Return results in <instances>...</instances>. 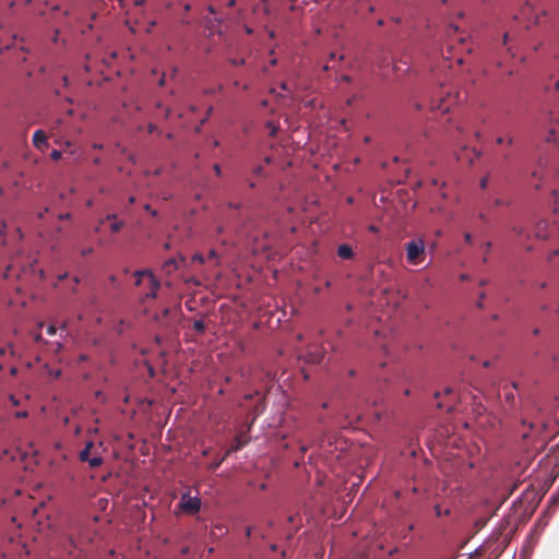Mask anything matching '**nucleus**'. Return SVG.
<instances>
[{"label": "nucleus", "mask_w": 559, "mask_h": 559, "mask_svg": "<svg viewBox=\"0 0 559 559\" xmlns=\"http://www.w3.org/2000/svg\"><path fill=\"white\" fill-rule=\"evenodd\" d=\"M466 99V95L462 94L460 92L452 93V91H444V86L441 83L440 92L437 95V99H432L431 102V109L432 110H439L442 114L448 112L450 108L462 100Z\"/></svg>", "instance_id": "f257e3e1"}, {"label": "nucleus", "mask_w": 559, "mask_h": 559, "mask_svg": "<svg viewBox=\"0 0 559 559\" xmlns=\"http://www.w3.org/2000/svg\"><path fill=\"white\" fill-rule=\"evenodd\" d=\"M406 260L411 265H418L426 257V246L421 238L413 239L405 243Z\"/></svg>", "instance_id": "f03ea898"}, {"label": "nucleus", "mask_w": 559, "mask_h": 559, "mask_svg": "<svg viewBox=\"0 0 559 559\" xmlns=\"http://www.w3.org/2000/svg\"><path fill=\"white\" fill-rule=\"evenodd\" d=\"M178 508L185 514L194 515L201 509V499L198 497H190L189 495H182Z\"/></svg>", "instance_id": "7ed1b4c3"}, {"label": "nucleus", "mask_w": 559, "mask_h": 559, "mask_svg": "<svg viewBox=\"0 0 559 559\" xmlns=\"http://www.w3.org/2000/svg\"><path fill=\"white\" fill-rule=\"evenodd\" d=\"M480 153L476 148L463 146L456 152V159L463 164L471 166L478 157Z\"/></svg>", "instance_id": "20e7f679"}, {"label": "nucleus", "mask_w": 559, "mask_h": 559, "mask_svg": "<svg viewBox=\"0 0 559 559\" xmlns=\"http://www.w3.org/2000/svg\"><path fill=\"white\" fill-rule=\"evenodd\" d=\"M249 439L243 435H238L235 437L233 444L225 451V456H229L231 453L241 450L247 443Z\"/></svg>", "instance_id": "39448f33"}, {"label": "nucleus", "mask_w": 559, "mask_h": 559, "mask_svg": "<svg viewBox=\"0 0 559 559\" xmlns=\"http://www.w3.org/2000/svg\"><path fill=\"white\" fill-rule=\"evenodd\" d=\"M33 144L36 148L44 151L48 146L47 135L43 130H36L33 134Z\"/></svg>", "instance_id": "423d86ee"}, {"label": "nucleus", "mask_w": 559, "mask_h": 559, "mask_svg": "<svg viewBox=\"0 0 559 559\" xmlns=\"http://www.w3.org/2000/svg\"><path fill=\"white\" fill-rule=\"evenodd\" d=\"M159 286L160 284L154 274H150V282H147L148 290L145 293V296L147 298H156Z\"/></svg>", "instance_id": "0eeeda50"}, {"label": "nucleus", "mask_w": 559, "mask_h": 559, "mask_svg": "<svg viewBox=\"0 0 559 559\" xmlns=\"http://www.w3.org/2000/svg\"><path fill=\"white\" fill-rule=\"evenodd\" d=\"M305 359L308 364H319L323 359V352L319 347H314L307 353Z\"/></svg>", "instance_id": "6e6552de"}, {"label": "nucleus", "mask_w": 559, "mask_h": 559, "mask_svg": "<svg viewBox=\"0 0 559 559\" xmlns=\"http://www.w3.org/2000/svg\"><path fill=\"white\" fill-rule=\"evenodd\" d=\"M337 257L343 260H350L354 258V250L348 243H342L336 249Z\"/></svg>", "instance_id": "1a4fd4ad"}, {"label": "nucleus", "mask_w": 559, "mask_h": 559, "mask_svg": "<svg viewBox=\"0 0 559 559\" xmlns=\"http://www.w3.org/2000/svg\"><path fill=\"white\" fill-rule=\"evenodd\" d=\"M185 259L180 257V259L177 258H170L166 260L163 263V271L167 274L173 273L174 271L178 270L180 262H182Z\"/></svg>", "instance_id": "9d476101"}, {"label": "nucleus", "mask_w": 559, "mask_h": 559, "mask_svg": "<svg viewBox=\"0 0 559 559\" xmlns=\"http://www.w3.org/2000/svg\"><path fill=\"white\" fill-rule=\"evenodd\" d=\"M508 204H509L508 201L500 199V198H496L492 201H490V200L485 201L484 209H485V211L490 212L499 206L508 205Z\"/></svg>", "instance_id": "9b49d317"}, {"label": "nucleus", "mask_w": 559, "mask_h": 559, "mask_svg": "<svg viewBox=\"0 0 559 559\" xmlns=\"http://www.w3.org/2000/svg\"><path fill=\"white\" fill-rule=\"evenodd\" d=\"M150 274H153L150 270H138L134 272L135 286H141L143 280L146 278L150 282Z\"/></svg>", "instance_id": "f8f14e48"}, {"label": "nucleus", "mask_w": 559, "mask_h": 559, "mask_svg": "<svg viewBox=\"0 0 559 559\" xmlns=\"http://www.w3.org/2000/svg\"><path fill=\"white\" fill-rule=\"evenodd\" d=\"M94 447V443L92 441H88L84 449L80 452V460L82 462H87V460L90 459V453H91V449Z\"/></svg>", "instance_id": "ddd939ff"}, {"label": "nucleus", "mask_w": 559, "mask_h": 559, "mask_svg": "<svg viewBox=\"0 0 559 559\" xmlns=\"http://www.w3.org/2000/svg\"><path fill=\"white\" fill-rule=\"evenodd\" d=\"M87 463H88L91 468H96V467H98V466H100L103 464V459L99 455H95L93 457H90L87 460Z\"/></svg>", "instance_id": "4468645a"}, {"label": "nucleus", "mask_w": 559, "mask_h": 559, "mask_svg": "<svg viewBox=\"0 0 559 559\" xmlns=\"http://www.w3.org/2000/svg\"><path fill=\"white\" fill-rule=\"evenodd\" d=\"M266 129L269 130V133L271 136H275L278 131V124L274 121H267L265 123Z\"/></svg>", "instance_id": "2eb2a0df"}, {"label": "nucleus", "mask_w": 559, "mask_h": 559, "mask_svg": "<svg viewBox=\"0 0 559 559\" xmlns=\"http://www.w3.org/2000/svg\"><path fill=\"white\" fill-rule=\"evenodd\" d=\"M433 511H435L436 516H438V518H440L442 515H449L450 514V509L449 508L442 509L440 504H436L433 507Z\"/></svg>", "instance_id": "dca6fc26"}, {"label": "nucleus", "mask_w": 559, "mask_h": 559, "mask_svg": "<svg viewBox=\"0 0 559 559\" xmlns=\"http://www.w3.org/2000/svg\"><path fill=\"white\" fill-rule=\"evenodd\" d=\"M193 329L199 334H202L205 331V324H204V322L202 320H195L193 322Z\"/></svg>", "instance_id": "f3484780"}, {"label": "nucleus", "mask_w": 559, "mask_h": 559, "mask_svg": "<svg viewBox=\"0 0 559 559\" xmlns=\"http://www.w3.org/2000/svg\"><path fill=\"white\" fill-rule=\"evenodd\" d=\"M265 408V405H264V402L261 401L260 404H258L254 408H253V419L254 420Z\"/></svg>", "instance_id": "a211bd4d"}, {"label": "nucleus", "mask_w": 559, "mask_h": 559, "mask_svg": "<svg viewBox=\"0 0 559 559\" xmlns=\"http://www.w3.org/2000/svg\"><path fill=\"white\" fill-rule=\"evenodd\" d=\"M252 174L257 177H264L265 176L264 166L258 165V166L253 167Z\"/></svg>", "instance_id": "6ab92c4d"}, {"label": "nucleus", "mask_w": 559, "mask_h": 559, "mask_svg": "<svg viewBox=\"0 0 559 559\" xmlns=\"http://www.w3.org/2000/svg\"><path fill=\"white\" fill-rule=\"evenodd\" d=\"M124 223L123 222H114L111 225H110V230L112 233H119L121 230V228L123 227Z\"/></svg>", "instance_id": "aec40b11"}, {"label": "nucleus", "mask_w": 559, "mask_h": 559, "mask_svg": "<svg viewBox=\"0 0 559 559\" xmlns=\"http://www.w3.org/2000/svg\"><path fill=\"white\" fill-rule=\"evenodd\" d=\"M228 456H225V454L221 457V459H217L216 461H214L211 465H210V468L211 469H216L221 466V464L227 459Z\"/></svg>", "instance_id": "412c9836"}, {"label": "nucleus", "mask_w": 559, "mask_h": 559, "mask_svg": "<svg viewBox=\"0 0 559 559\" xmlns=\"http://www.w3.org/2000/svg\"><path fill=\"white\" fill-rule=\"evenodd\" d=\"M8 350H10V354L12 356L15 355L12 344H8V347H0V356H4Z\"/></svg>", "instance_id": "4be33fe9"}, {"label": "nucleus", "mask_w": 559, "mask_h": 559, "mask_svg": "<svg viewBox=\"0 0 559 559\" xmlns=\"http://www.w3.org/2000/svg\"><path fill=\"white\" fill-rule=\"evenodd\" d=\"M488 182H489V175H486L484 176L481 179H480V182H479V186L483 190H485L488 186Z\"/></svg>", "instance_id": "5701e85b"}, {"label": "nucleus", "mask_w": 559, "mask_h": 559, "mask_svg": "<svg viewBox=\"0 0 559 559\" xmlns=\"http://www.w3.org/2000/svg\"><path fill=\"white\" fill-rule=\"evenodd\" d=\"M557 130L555 128H550L549 135L547 136V141H557Z\"/></svg>", "instance_id": "b1692460"}, {"label": "nucleus", "mask_w": 559, "mask_h": 559, "mask_svg": "<svg viewBox=\"0 0 559 559\" xmlns=\"http://www.w3.org/2000/svg\"><path fill=\"white\" fill-rule=\"evenodd\" d=\"M205 260L206 259L200 253H197L192 257V262H199V263L203 264L205 262Z\"/></svg>", "instance_id": "393cba45"}, {"label": "nucleus", "mask_w": 559, "mask_h": 559, "mask_svg": "<svg viewBox=\"0 0 559 559\" xmlns=\"http://www.w3.org/2000/svg\"><path fill=\"white\" fill-rule=\"evenodd\" d=\"M62 156V153L58 150H53L51 153H50V157L51 159L53 160H59Z\"/></svg>", "instance_id": "a878e982"}, {"label": "nucleus", "mask_w": 559, "mask_h": 559, "mask_svg": "<svg viewBox=\"0 0 559 559\" xmlns=\"http://www.w3.org/2000/svg\"><path fill=\"white\" fill-rule=\"evenodd\" d=\"M504 399L508 403L513 404L514 403V394L512 392H507L504 394Z\"/></svg>", "instance_id": "bb28decb"}, {"label": "nucleus", "mask_w": 559, "mask_h": 559, "mask_svg": "<svg viewBox=\"0 0 559 559\" xmlns=\"http://www.w3.org/2000/svg\"><path fill=\"white\" fill-rule=\"evenodd\" d=\"M459 33V27L457 26H454V25H451L449 27V31H448V35L451 37L452 35H455Z\"/></svg>", "instance_id": "cd10ccee"}, {"label": "nucleus", "mask_w": 559, "mask_h": 559, "mask_svg": "<svg viewBox=\"0 0 559 559\" xmlns=\"http://www.w3.org/2000/svg\"><path fill=\"white\" fill-rule=\"evenodd\" d=\"M231 63L235 66H243L246 63V60L243 58L241 59H233Z\"/></svg>", "instance_id": "c85d7f7f"}, {"label": "nucleus", "mask_w": 559, "mask_h": 559, "mask_svg": "<svg viewBox=\"0 0 559 559\" xmlns=\"http://www.w3.org/2000/svg\"><path fill=\"white\" fill-rule=\"evenodd\" d=\"M478 217L486 224L489 222L488 215L485 212H480Z\"/></svg>", "instance_id": "c756f323"}, {"label": "nucleus", "mask_w": 559, "mask_h": 559, "mask_svg": "<svg viewBox=\"0 0 559 559\" xmlns=\"http://www.w3.org/2000/svg\"><path fill=\"white\" fill-rule=\"evenodd\" d=\"M207 260H217V253L215 250H211L209 255H207Z\"/></svg>", "instance_id": "7c9ffc66"}, {"label": "nucleus", "mask_w": 559, "mask_h": 559, "mask_svg": "<svg viewBox=\"0 0 559 559\" xmlns=\"http://www.w3.org/2000/svg\"><path fill=\"white\" fill-rule=\"evenodd\" d=\"M27 415L28 414L26 411H20V412H16L15 417L16 418H25V417H27Z\"/></svg>", "instance_id": "2f4dec72"}, {"label": "nucleus", "mask_w": 559, "mask_h": 559, "mask_svg": "<svg viewBox=\"0 0 559 559\" xmlns=\"http://www.w3.org/2000/svg\"><path fill=\"white\" fill-rule=\"evenodd\" d=\"M502 159L504 163H509L511 160V154L509 152H504L502 154Z\"/></svg>", "instance_id": "473e14b6"}, {"label": "nucleus", "mask_w": 559, "mask_h": 559, "mask_svg": "<svg viewBox=\"0 0 559 559\" xmlns=\"http://www.w3.org/2000/svg\"><path fill=\"white\" fill-rule=\"evenodd\" d=\"M56 332H57V329H56V326H55V325H49V326H48V329H47V333H48L49 335H55V334H56Z\"/></svg>", "instance_id": "72a5a7b5"}, {"label": "nucleus", "mask_w": 559, "mask_h": 559, "mask_svg": "<svg viewBox=\"0 0 559 559\" xmlns=\"http://www.w3.org/2000/svg\"><path fill=\"white\" fill-rule=\"evenodd\" d=\"M213 169H214L216 176H221L222 175V169H221V166L218 164H214Z\"/></svg>", "instance_id": "f704fd0d"}, {"label": "nucleus", "mask_w": 559, "mask_h": 559, "mask_svg": "<svg viewBox=\"0 0 559 559\" xmlns=\"http://www.w3.org/2000/svg\"><path fill=\"white\" fill-rule=\"evenodd\" d=\"M92 252H93V248L88 247V248L83 249V250L81 251V254H82L83 257H85V255H87V254H90V253H92Z\"/></svg>", "instance_id": "c9c22d12"}, {"label": "nucleus", "mask_w": 559, "mask_h": 559, "mask_svg": "<svg viewBox=\"0 0 559 559\" xmlns=\"http://www.w3.org/2000/svg\"><path fill=\"white\" fill-rule=\"evenodd\" d=\"M484 298H485V293H481V294L479 295V300H478V301H477V304H476L478 308H483V307H484V306H483V299H484Z\"/></svg>", "instance_id": "e433bc0d"}, {"label": "nucleus", "mask_w": 559, "mask_h": 559, "mask_svg": "<svg viewBox=\"0 0 559 559\" xmlns=\"http://www.w3.org/2000/svg\"><path fill=\"white\" fill-rule=\"evenodd\" d=\"M512 230L518 235V236H521L523 234V228H520V227H516V226H513L512 227Z\"/></svg>", "instance_id": "4c0bfd02"}, {"label": "nucleus", "mask_w": 559, "mask_h": 559, "mask_svg": "<svg viewBox=\"0 0 559 559\" xmlns=\"http://www.w3.org/2000/svg\"><path fill=\"white\" fill-rule=\"evenodd\" d=\"M496 143H497L498 145H502L503 143H506V138H504V136H498V138L496 139Z\"/></svg>", "instance_id": "58836bf2"}, {"label": "nucleus", "mask_w": 559, "mask_h": 559, "mask_svg": "<svg viewBox=\"0 0 559 559\" xmlns=\"http://www.w3.org/2000/svg\"><path fill=\"white\" fill-rule=\"evenodd\" d=\"M506 143L508 144V146H511L514 143V139L509 135L506 138Z\"/></svg>", "instance_id": "ea45409f"}, {"label": "nucleus", "mask_w": 559, "mask_h": 559, "mask_svg": "<svg viewBox=\"0 0 559 559\" xmlns=\"http://www.w3.org/2000/svg\"><path fill=\"white\" fill-rule=\"evenodd\" d=\"M252 532H253V527H252V526H248V527L246 528V536H247V537H251Z\"/></svg>", "instance_id": "a19ab883"}, {"label": "nucleus", "mask_w": 559, "mask_h": 559, "mask_svg": "<svg viewBox=\"0 0 559 559\" xmlns=\"http://www.w3.org/2000/svg\"><path fill=\"white\" fill-rule=\"evenodd\" d=\"M9 399H10V401L12 402V404H13V405H15V406H16V405H19V404H20V403H19V400H16L14 395H10V397H9Z\"/></svg>", "instance_id": "79ce46f5"}, {"label": "nucleus", "mask_w": 559, "mask_h": 559, "mask_svg": "<svg viewBox=\"0 0 559 559\" xmlns=\"http://www.w3.org/2000/svg\"><path fill=\"white\" fill-rule=\"evenodd\" d=\"M457 41H459V44H460L461 46H465V45H466V38H465V37H462V36H461V37H459Z\"/></svg>", "instance_id": "37998d69"}, {"label": "nucleus", "mask_w": 559, "mask_h": 559, "mask_svg": "<svg viewBox=\"0 0 559 559\" xmlns=\"http://www.w3.org/2000/svg\"><path fill=\"white\" fill-rule=\"evenodd\" d=\"M440 67H448L451 68V64L448 61V57L442 60V64Z\"/></svg>", "instance_id": "c03bdc74"}, {"label": "nucleus", "mask_w": 559, "mask_h": 559, "mask_svg": "<svg viewBox=\"0 0 559 559\" xmlns=\"http://www.w3.org/2000/svg\"><path fill=\"white\" fill-rule=\"evenodd\" d=\"M156 129H157V128H156V126H155V124H153V123H150V124H148V132H150V133H153Z\"/></svg>", "instance_id": "a18cd8bd"}, {"label": "nucleus", "mask_w": 559, "mask_h": 559, "mask_svg": "<svg viewBox=\"0 0 559 559\" xmlns=\"http://www.w3.org/2000/svg\"><path fill=\"white\" fill-rule=\"evenodd\" d=\"M70 216H71L70 213H64V214H60L59 218L60 219H68V218H70Z\"/></svg>", "instance_id": "49530a36"}, {"label": "nucleus", "mask_w": 559, "mask_h": 559, "mask_svg": "<svg viewBox=\"0 0 559 559\" xmlns=\"http://www.w3.org/2000/svg\"><path fill=\"white\" fill-rule=\"evenodd\" d=\"M485 249H486V254H487L490 251V249H491V242L490 241H487L485 243Z\"/></svg>", "instance_id": "de8ad7c7"}, {"label": "nucleus", "mask_w": 559, "mask_h": 559, "mask_svg": "<svg viewBox=\"0 0 559 559\" xmlns=\"http://www.w3.org/2000/svg\"><path fill=\"white\" fill-rule=\"evenodd\" d=\"M394 70H395V71H404V72H407V71H408V68H406L405 70H402V68H401L397 63H395V64H394Z\"/></svg>", "instance_id": "09e8293b"}, {"label": "nucleus", "mask_w": 559, "mask_h": 559, "mask_svg": "<svg viewBox=\"0 0 559 559\" xmlns=\"http://www.w3.org/2000/svg\"><path fill=\"white\" fill-rule=\"evenodd\" d=\"M128 203L129 205H132L135 203V197L131 195L129 199H128Z\"/></svg>", "instance_id": "8fccbe9b"}, {"label": "nucleus", "mask_w": 559, "mask_h": 559, "mask_svg": "<svg viewBox=\"0 0 559 559\" xmlns=\"http://www.w3.org/2000/svg\"><path fill=\"white\" fill-rule=\"evenodd\" d=\"M350 559H367V557L364 555H356V556H353Z\"/></svg>", "instance_id": "3c124183"}, {"label": "nucleus", "mask_w": 559, "mask_h": 559, "mask_svg": "<svg viewBox=\"0 0 559 559\" xmlns=\"http://www.w3.org/2000/svg\"><path fill=\"white\" fill-rule=\"evenodd\" d=\"M165 84V75H163L159 81H158V85L159 86H163Z\"/></svg>", "instance_id": "603ef678"}, {"label": "nucleus", "mask_w": 559, "mask_h": 559, "mask_svg": "<svg viewBox=\"0 0 559 559\" xmlns=\"http://www.w3.org/2000/svg\"><path fill=\"white\" fill-rule=\"evenodd\" d=\"M117 218V215L116 214H108L106 216V219H116Z\"/></svg>", "instance_id": "864d4df0"}, {"label": "nucleus", "mask_w": 559, "mask_h": 559, "mask_svg": "<svg viewBox=\"0 0 559 559\" xmlns=\"http://www.w3.org/2000/svg\"><path fill=\"white\" fill-rule=\"evenodd\" d=\"M457 64H462L464 62V59L462 56H459L456 59Z\"/></svg>", "instance_id": "5fc2aeb1"}, {"label": "nucleus", "mask_w": 559, "mask_h": 559, "mask_svg": "<svg viewBox=\"0 0 559 559\" xmlns=\"http://www.w3.org/2000/svg\"><path fill=\"white\" fill-rule=\"evenodd\" d=\"M536 235H537V237H540V238L547 237V235L546 234H542L540 230H537Z\"/></svg>", "instance_id": "6e6d98bb"}, {"label": "nucleus", "mask_w": 559, "mask_h": 559, "mask_svg": "<svg viewBox=\"0 0 559 559\" xmlns=\"http://www.w3.org/2000/svg\"><path fill=\"white\" fill-rule=\"evenodd\" d=\"M465 240H466V242H471V241H472V236H471V234H466V235H465Z\"/></svg>", "instance_id": "4d7b16f0"}, {"label": "nucleus", "mask_w": 559, "mask_h": 559, "mask_svg": "<svg viewBox=\"0 0 559 559\" xmlns=\"http://www.w3.org/2000/svg\"><path fill=\"white\" fill-rule=\"evenodd\" d=\"M207 10H209V12H210L211 14H215V12H216V11H215V9H214L212 5H210V7L207 8Z\"/></svg>", "instance_id": "13d9d810"}, {"label": "nucleus", "mask_w": 559, "mask_h": 559, "mask_svg": "<svg viewBox=\"0 0 559 559\" xmlns=\"http://www.w3.org/2000/svg\"><path fill=\"white\" fill-rule=\"evenodd\" d=\"M34 340H35L36 342H40V341H41V335H40V334H36V335L34 336Z\"/></svg>", "instance_id": "bf43d9fd"}, {"label": "nucleus", "mask_w": 559, "mask_h": 559, "mask_svg": "<svg viewBox=\"0 0 559 559\" xmlns=\"http://www.w3.org/2000/svg\"><path fill=\"white\" fill-rule=\"evenodd\" d=\"M444 392H445V394H452L453 393V389L452 388H447Z\"/></svg>", "instance_id": "052dcab7"}, {"label": "nucleus", "mask_w": 559, "mask_h": 559, "mask_svg": "<svg viewBox=\"0 0 559 559\" xmlns=\"http://www.w3.org/2000/svg\"><path fill=\"white\" fill-rule=\"evenodd\" d=\"M271 162H272V158H271V157L266 156V157L264 158V163H265V164H270Z\"/></svg>", "instance_id": "680f3d73"}, {"label": "nucleus", "mask_w": 559, "mask_h": 559, "mask_svg": "<svg viewBox=\"0 0 559 559\" xmlns=\"http://www.w3.org/2000/svg\"><path fill=\"white\" fill-rule=\"evenodd\" d=\"M236 4V0H229L228 1V7H234Z\"/></svg>", "instance_id": "e2e57ef3"}, {"label": "nucleus", "mask_w": 559, "mask_h": 559, "mask_svg": "<svg viewBox=\"0 0 559 559\" xmlns=\"http://www.w3.org/2000/svg\"><path fill=\"white\" fill-rule=\"evenodd\" d=\"M67 276H68V273H63V274L59 275V280H60V281H62V280H64Z\"/></svg>", "instance_id": "0e129e2a"}, {"label": "nucleus", "mask_w": 559, "mask_h": 559, "mask_svg": "<svg viewBox=\"0 0 559 559\" xmlns=\"http://www.w3.org/2000/svg\"><path fill=\"white\" fill-rule=\"evenodd\" d=\"M239 206H240L239 204L229 203V207H231V209H239Z\"/></svg>", "instance_id": "69168bd1"}, {"label": "nucleus", "mask_w": 559, "mask_h": 559, "mask_svg": "<svg viewBox=\"0 0 559 559\" xmlns=\"http://www.w3.org/2000/svg\"><path fill=\"white\" fill-rule=\"evenodd\" d=\"M461 280H462V281H467V280H468V275H466V274H462V275H461Z\"/></svg>", "instance_id": "338daca9"}, {"label": "nucleus", "mask_w": 559, "mask_h": 559, "mask_svg": "<svg viewBox=\"0 0 559 559\" xmlns=\"http://www.w3.org/2000/svg\"><path fill=\"white\" fill-rule=\"evenodd\" d=\"M511 385H512V388H513L514 390H518V389H519V384H518L516 382H512V384H511Z\"/></svg>", "instance_id": "774afa93"}]
</instances>
